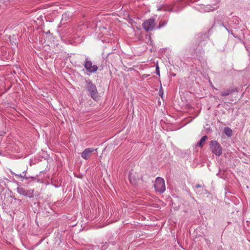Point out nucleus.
I'll return each mask as SVG.
<instances>
[{
    "instance_id": "1",
    "label": "nucleus",
    "mask_w": 250,
    "mask_h": 250,
    "mask_svg": "<svg viewBox=\"0 0 250 250\" xmlns=\"http://www.w3.org/2000/svg\"><path fill=\"white\" fill-rule=\"evenodd\" d=\"M85 83L88 96L95 101H97L99 99V95L95 84L89 79L85 80Z\"/></svg>"
},
{
    "instance_id": "2",
    "label": "nucleus",
    "mask_w": 250,
    "mask_h": 250,
    "mask_svg": "<svg viewBox=\"0 0 250 250\" xmlns=\"http://www.w3.org/2000/svg\"><path fill=\"white\" fill-rule=\"evenodd\" d=\"M209 148L210 151L217 156H220L223 153V147L216 140L210 141Z\"/></svg>"
},
{
    "instance_id": "3",
    "label": "nucleus",
    "mask_w": 250,
    "mask_h": 250,
    "mask_svg": "<svg viewBox=\"0 0 250 250\" xmlns=\"http://www.w3.org/2000/svg\"><path fill=\"white\" fill-rule=\"evenodd\" d=\"M154 186L155 191L160 194L164 193L166 190L165 181L162 177H158L156 178Z\"/></svg>"
},
{
    "instance_id": "4",
    "label": "nucleus",
    "mask_w": 250,
    "mask_h": 250,
    "mask_svg": "<svg viewBox=\"0 0 250 250\" xmlns=\"http://www.w3.org/2000/svg\"><path fill=\"white\" fill-rule=\"evenodd\" d=\"M84 67L88 72L91 73L96 72L98 69V67L97 65L93 64L92 62L88 58L85 59Z\"/></svg>"
},
{
    "instance_id": "5",
    "label": "nucleus",
    "mask_w": 250,
    "mask_h": 250,
    "mask_svg": "<svg viewBox=\"0 0 250 250\" xmlns=\"http://www.w3.org/2000/svg\"><path fill=\"white\" fill-rule=\"evenodd\" d=\"M17 192L19 194L29 198H33L34 196V189H26L23 188L18 187Z\"/></svg>"
},
{
    "instance_id": "6",
    "label": "nucleus",
    "mask_w": 250,
    "mask_h": 250,
    "mask_svg": "<svg viewBox=\"0 0 250 250\" xmlns=\"http://www.w3.org/2000/svg\"><path fill=\"white\" fill-rule=\"evenodd\" d=\"M143 28L146 31H152L154 29L155 26V19H149L145 21L143 23Z\"/></svg>"
},
{
    "instance_id": "7",
    "label": "nucleus",
    "mask_w": 250,
    "mask_h": 250,
    "mask_svg": "<svg viewBox=\"0 0 250 250\" xmlns=\"http://www.w3.org/2000/svg\"><path fill=\"white\" fill-rule=\"evenodd\" d=\"M95 149L92 147H88L85 149L81 153V157L87 160L90 158V156L92 152L94 151Z\"/></svg>"
},
{
    "instance_id": "8",
    "label": "nucleus",
    "mask_w": 250,
    "mask_h": 250,
    "mask_svg": "<svg viewBox=\"0 0 250 250\" xmlns=\"http://www.w3.org/2000/svg\"><path fill=\"white\" fill-rule=\"evenodd\" d=\"M216 24V22L214 21L213 24L211 26V27L208 31V33H199L198 35V37L199 39V42H201L203 41H207V40L209 39V34L208 32L211 30V29L213 27V26H215Z\"/></svg>"
},
{
    "instance_id": "9",
    "label": "nucleus",
    "mask_w": 250,
    "mask_h": 250,
    "mask_svg": "<svg viewBox=\"0 0 250 250\" xmlns=\"http://www.w3.org/2000/svg\"><path fill=\"white\" fill-rule=\"evenodd\" d=\"M234 92H238V90L237 87H233L227 89L222 91L221 93V95L222 97L227 96Z\"/></svg>"
},
{
    "instance_id": "10",
    "label": "nucleus",
    "mask_w": 250,
    "mask_h": 250,
    "mask_svg": "<svg viewBox=\"0 0 250 250\" xmlns=\"http://www.w3.org/2000/svg\"><path fill=\"white\" fill-rule=\"evenodd\" d=\"M208 139V137L207 135H205L202 137L200 141L197 143V146H198L202 148L204 146V144L205 142Z\"/></svg>"
},
{
    "instance_id": "11",
    "label": "nucleus",
    "mask_w": 250,
    "mask_h": 250,
    "mask_svg": "<svg viewBox=\"0 0 250 250\" xmlns=\"http://www.w3.org/2000/svg\"><path fill=\"white\" fill-rule=\"evenodd\" d=\"M224 132L228 137H230L232 135V131L229 127H225L224 129Z\"/></svg>"
},
{
    "instance_id": "12",
    "label": "nucleus",
    "mask_w": 250,
    "mask_h": 250,
    "mask_svg": "<svg viewBox=\"0 0 250 250\" xmlns=\"http://www.w3.org/2000/svg\"><path fill=\"white\" fill-rule=\"evenodd\" d=\"M27 169L26 168L25 170H24L22 172V173L17 174L12 171H11V173L12 174L15 175L17 177H19L22 178L23 179H25V178H26V173L27 172Z\"/></svg>"
},
{
    "instance_id": "13",
    "label": "nucleus",
    "mask_w": 250,
    "mask_h": 250,
    "mask_svg": "<svg viewBox=\"0 0 250 250\" xmlns=\"http://www.w3.org/2000/svg\"><path fill=\"white\" fill-rule=\"evenodd\" d=\"M129 181L132 185L134 186H136L137 185V181L134 176H131V175L129 174Z\"/></svg>"
},
{
    "instance_id": "14",
    "label": "nucleus",
    "mask_w": 250,
    "mask_h": 250,
    "mask_svg": "<svg viewBox=\"0 0 250 250\" xmlns=\"http://www.w3.org/2000/svg\"><path fill=\"white\" fill-rule=\"evenodd\" d=\"M167 21H166V20H161L160 21L159 25L158 26L157 28L160 29L161 28H162L164 26H165L167 24Z\"/></svg>"
},
{
    "instance_id": "15",
    "label": "nucleus",
    "mask_w": 250,
    "mask_h": 250,
    "mask_svg": "<svg viewBox=\"0 0 250 250\" xmlns=\"http://www.w3.org/2000/svg\"><path fill=\"white\" fill-rule=\"evenodd\" d=\"M101 244L103 245L101 246L100 248H99L100 250H105L108 248V243H107V242H106L105 243L102 242V243H101Z\"/></svg>"
},
{
    "instance_id": "16",
    "label": "nucleus",
    "mask_w": 250,
    "mask_h": 250,
    "mask_svg": "<svg viewBox=\"0 0 250 250\" xmlns=\"http://www.w3.org/2000/svg\"><path fill=\"white\" fill-rule=\"evenodd\" d=\"M164 9L165 11H169V12L174 11L173 7L170 5H166V6H164Z\"/></svg>"
},
{
    "instance_id": "17",
    "label": "nucleus",
    "mask_w": 250,
    "mask_h": 250,
    "mask_svg": "<svg viewBox=\"0 0 250 250\" xmlns=\"http://www.w3.org/2000/svg\"><path fill=\"white\" fill-rule=\"evenodd\" d=\"M25 179L28 180V183L29 182L35 181L37 179V176H36V177L27 176L26 175V178H25Z\"/></svg>"
},
{
    "instance_id": "18",
    "label": "nucleus",
    "mask_w": 250,
    "mask_h": 250,
    "mask_svg": "<svg viewBox=\"0 0 250 250\" xmlns=\"http://www.w3.org/2000/svg\"><path fill=\"white\" fill-rule=\"evenodd\" d=\"M216 22V24L217 23V22H218V23L220 25V26H223L225 28V29L228 31L229 33L230 32V31H229V28H228L227 27H226L223 22H221V21H215Z\"/></svg>"
},
{
    "instance_id": "19",
    "label": "nucleus",
    "mask_w": 250,
    "mask_h": 250,
    "mask_svg": "<svg viewBox=\"0 0 250 250\" xmlns=\"http://www.w3.org/2000/svg\"><path fill=\"white\" fill-rule=\"evenodd\" d=\"M90 248L89 249L90 250H98L99 247L98 245H91Z\"/></svg>"
},
{
    "instance_id": "20",
    "label": "nucleus",
    "mask_w": 250,
    "mask_h": 250,
    "mask_svg": "<svg viewBox=\"0 0 250 250\" xmlns=\"http://www.w3.org/2000/svg\"><path fill=\"white\" fill-rule=\"evenodd\" d=\"M156 74L158 75V76H160V70H159V65L158 64H157L156 65Z\"/></svg>"
},
{
    "instance_id": "21",
    "label": "nucleus",
    "mask_w": 250,
    "mask_h": 250,
    "mask_svg": "<svg viewBox=\"0 0 250 250\" xmlns=\"http://www.w3.org/2000/svg\"><path fill=\"white\" fill-rule=\"evenodd\" d=\"M163 93H164L163 90L162 86H161V87L159 88V95L162 98H163Z\"/></svg>"
},
{
    "instance_id": "22",
    "label": "nucleus",
    "mask_w": 250,
    "mask_h": 250,
    "mask_svg": "<svg viewBox=\"0 0 250 250\" xmlns=\"http://www.w3.org/2000/svg\"><path fill=\"white\" fill-rule=\"evenodd\" d=\"M107 242V243H108V245L109 244H111L112 245H115L116 244V242L115 241L110 240L109 239L108 240V242Z\"/></svg>"
},
{
    "instance_id": "23",
    "label": "nucleus",
    "mask_w": 250,
    "mask_h": 250,
    "mask_svg": "<svg viewBox=\"0 0 250 250\" xmlns=\"http://www.w3.org/2000/svg\"><path fill=\"white\" fill-rule=\"evenodd\" d=\"M202 187V186L200 184H196L195 186V188H200Z\"/></svg>"
},
{
    "instance_id": "24",
    "label": "nucleus",
    "mask_w": 250,
    "mask_h": 250,
    "mask_svg": "<svg viewBox=\"0 0 250 250\" xmlns=\"http://www.w3.org/2000/svg\"><path fill=\"white\" fill-rule=\"evenodd\" d=\"M4 183L2 179H0V184Z\"/></svg>"
},
{
    "instance_id": "25",
    "label": "nucleus",
    "mask_w": 250,
    "mask_h": 250,
    "mask_svg": "<svg viewBox=\"0 0 250 250\" xmlns=\"http://www.w3.org/2000/svg\"><path fill=\"white\" fill-rule=\"evenodd\" d=\"M229 31H230V32L229 33H230L231 35H233L232 31L231 30H229Z\"/></svg>"
},
{
    "instance_id": "26",
    "label": "nucleus",
    "mask_w": 250,
    "mask_h": 250,
    "mask_svg": "<svg viewBox=\"0 0 250 250\" xmlns=\"http://www.w3.org/2000/svg\"><path fill=\"white\" fill-rule=\"evenodd\" d=\"M171 75L172 76H173V77H174V76H176V74H174V73H172L171 74Z\"/></svg>"
},
{
    "instance_id": "27",
    "label": "nucleus",
    "mask_w": 250,
    "mask_h": 250,
    "mask_svg": "<svg viewBox=\"0 0 250 250\" xmlns=\"http://www.w3.org/2000/svg\"><path fill=\"white\" fill-rule=\"evenodd\" d=\"M141 179L143 180V176L141 177Z\"/></svg>"
},
{
    "instance_id": "28",
    "label": "nucleus",
    "mask_w": 250,
    "mask_h": 250,
    "mask_svg": "<svg viewBox=\"0 0 250 250\" xmlns=\"http://www.w3.org/2000/svg\"><path fill=\"white\" fill-rule=\"evenodd\" d=\"M161 9V8H158V10H160Z\"/></svg>"
}]
</instances>
